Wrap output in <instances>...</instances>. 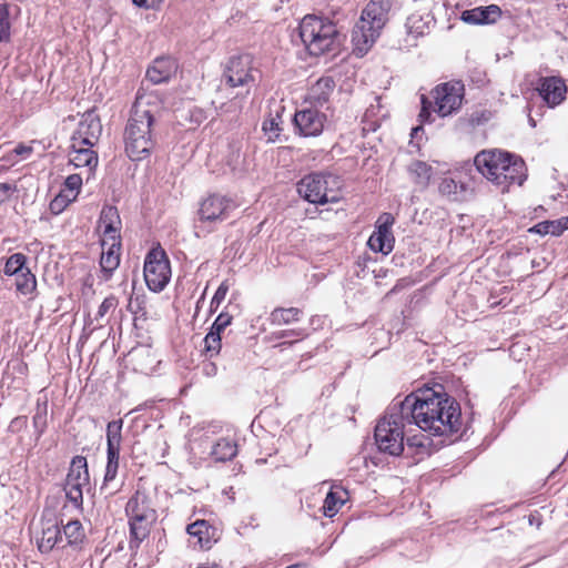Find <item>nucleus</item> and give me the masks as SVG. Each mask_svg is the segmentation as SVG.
<instances>
[{
	"label": "nucleus",
	"instance_id": "f257e3e1",
	"mask_svg": "<svg viewBox=\"0 0 568 568\" xmlns=\"http://www.w3.org/2000/svg\"><path fill=\"white\" fill-rule=\"evenodd\" d=\"M399 405L407 419L433 436H448L460 429L459 405L445 393L420 390L408 395Z\"/></svg>",
	"mask_w": 568,
	"mask_h": 568
},
{
	"label": "nucleus",
	"instance_id": "f03ea898",
	"mask_svg": "<svg viewBox=\"0 0 568 568\" xmlns=\"http://www.w3.org/2000/svg\"><path fill=\"white\" fill-rule=\"evenodd\" d=\"M161 106L162 100L155 91L139 90L124 131L125 152L131 160H143L153 150L152 125Z\"/></svg>",
	"mask_w": 568,
	"mask_h": 568
},
{
	"label": "nucleus",
	"instance_id": "7ed1b4c3",
	"mask_svg": "<svg viewBox=\"0 0 568 568\" xmlns=\"http://www.w3.org/2000/svg\"><path fill=\"white\" fill-rule=\"evenodd\" d=\"M474 162L479 173L501 193L508 192L513 185L521 186L527 178L524 161L508 152L485 150L475 156Z\"/></svg>",
	"mask_w": 568,
	"mask_h": 568
},
{
	"label": "nucleus",
	"instance_id": "20e7f679",
	"mask_svg": "<svg viewBox=\"0 0 568 568\" xmlns=\"http://www.w3.org/2000/svg\"><path fill=\"white\" fill-rule=\"evenodd\" d=\"M389 9L390 0H371L362 11L352 33L354 52L358 57L366 54L381 36Z\"/></svg>",
	"mask_w": 568,
	"mask_h": 568
},
{
	"label": "nucleus",
	"instance_id": "39448f33",
	"mask_svg": "<svg viewBox=\"0 0 568 568\" xmlns=\"http://www.w3.org/2000/svg\"><path fill=\"white\" fill-rule=\"evenodd\" d=\"M300 37L311 55H322L337 50L343 41L334 22L315 14L305 16L298 27Z\"/></svg>",
	"mask_w": 568,
	"mask_h": 568
},
{
	"label": "nucleus",
	"instance_id": "423d86ee",
	"mask_svg": "<svg viewBox=\"0 0 568 568\" xmlns=\"http://www.w3.org/2000/svg\"><path fill=\"white\" fill-rule=\"evenodd\" d=\"M125 514L130 526V545L131 547H139V545L148 538L151 527L156 521V510L144 493L136 491L128 500Z\"/></svg>",
	"mask_w": 568,
	"mask_h": 568
},
{
	"label": "nucleus",
	"instance_id": "0eeeda50",
	"mask_svg": "<svg viewBox=\"0 0 568 568\" xmlns=\"http://www.w3.org/2000/svg\"><path fill=\"white\" fill-rule=\"evenodd\" d=\"M407 419L400 405L394 406L375 427V440L381 452L398 456L404 450V426Z\"/></svg>",
	"mask_w": 568,
	"mask_h": 568
},
{
	"label": "nucleus",
	"instance_id": "6e6552de",
	"mask_svg": "<svg viewBox=\"0 0 568 568\" xmlns=\"http://www.w3.org/2000/svg\"><path fill=\"white\" fill-rule=\"evenodd\" d=\"M341 185L333 174L313 173L298 182L297 192L313 204L336 203L341 200Z\"/></svg>",
	"mask_w": 568,
	"mask_h": 568
},
{
	"label": "nucleus",
	"instance_id": "1a4fd4ad",
	"mask_svg": "<svg viewBox=\"0 0 568 568\" xmlns=\"http://www.w3.org/2000/svg\"><path fill=\"white\" fill-rule=\"evenodd\" d=\"M144 278L148 287L153 292H161L171 278L169 258L161 247L151 250L144 262Z\"/></svg>",
	"mask_w": 568,
	"mask_h": 568
},
{
	"label": "nucleus",
	"instance_id": "9d476101",
	"mask_svg": "<svg viewBox=\"0 0 568 568\" xmlns=\"http://www.w3.org/2000/svg\"><path fill=\"white\" fill-rule=\"evenodd\" d=\"M258 70L254 65L252 55L241 54L232 57L225 68L223 78L230 88L245 87V95L250 93V85L256 81Z\"/></svg>",
	"mask_w": 568,
	"mask_h": 568
},
{
	"label": "nucleus",
	"instance_id": "9b49d317",
	"mask_svg": "<svg viewBox=\"0 0 568 568\" xmlns=\"http://www.w3.org/2000/svg\"><path fill=\"white\" fill-rule=\"evenodd\" d=\"M89 470L83 456H74L70 463L65 478L64 491L67 498L77 507L83 503V488L89 485Z\"/></svg>",
	"mask_w": 568,
	"mask_h": 568
},
{
	"label": "nucleus",
	"instance_id": "f8f14e48",
	"mask_svg": "<svg viewBox=\"0 0 568 568\" xmlns=\"http://www.w3.org/2000/svg\"><path fill=\"white\" fill-rule=\"evenodd\" d=\"M436 109L440 116H447L457 110L463 100V85L459 82L444 83L433 91Z\"/></svg>",
	"mask_w": 568,
	"mask_h": 568
},
{
	"label": "nucleus",
	"instance_id": "ddd939ff",
	"mask_svg": "<svg viewBox=\"0 0 568 568\" xmlns=\"http://www.w3.org/2000/svg\"><path fill=\"white\" fill-rule=\"evenodd\" d=\"M395 219L390 213H383L376 221L375 231L368 239V246L374 252L389 254L394 248L395 239L392 226Z\"/></svg>",
	"mask_w": 568,
	"mask_h": 568
},
{
	"label": "nucleus",
	"instance_id": "4468645a",
	"mask_svg": "<svg viewBox=\"0 0 568 568\" xmlns=\"http://www.w3.org/2000/svg\"><path fill=\"white\" fill-rule=\"evenodd\" d=\"M234 207L235 204L230 197L220 194H211L201 202L199 215L201 221H223L227 219Z\"/></svg>",
	"mask_w": 568,
	"mask_h": 568
},
{
	"label": "nucleus",
	"instance_id": "2eb2a0df",
	"mask_svg": "<svg viewBox=\"0 0 568 568\" xmlns=\"http://www.w3.org/2000/svg\"><path fill=\"white\" fill-rule=\"evenodd\" d=\"M295 125L304 136L320 135L327 122L325 113L314 108H307L295 113Z\"/></svg>",
	"mask_w": 568,
	"mask_h": 568
},
{
	"label": "nucleus",
	"instance_id": "dca6fc26",
	"mask_svg": "<svg viewBox=\"0 0 568 568\" xmlns=\"http://www.w3.org/2000/svg\"><path fill=\"white\" fill-rule=\"evenodd\" d=\"M101 133L100 118L93 111H88L82 115L72 141L93 146L99 141Z\"/></svg>",
	"mask_w": 568,
	"mask_h": 568
},
{
	"label": "nucleus",
	"instance_id": "f3484780",
	"mask_svg": "<svg viewBox=\"0 0 568 568\" xmlns=\"http://www.w3.org/2000/svg\"><path fill=\"white\" fill-rule=\"evenodd\" d=\"M36 541L41 552H49L63 541L57 519L42 517L40 529L36 532Z\"/></svg>",
	"mask_w": 568,
	"mask_h": 568
},
{
	"label": "nucleus",
	"instance_id": "a211bd4d",
	"mask_svg": "<svg viewBox=\"0 0 568 568\" xmlns=\"http://www.w3.org/2000/svg\"><path fill=\"white\" fill-rule=\"evenodd\" d=\"M537 91L548 106L555 108L565 100L567 87L561 78L546 77L539 79Z\"/></svg>",
	"mask_w": 568,
	"mask_h": 568
},
{
	"label": "nucleus",
	"instance_id": "6ab92c4d",
	"mask_svg": "<svg viewBox=\"0 0 568 568\" xmlns=\"http://www.w3.org/2000/svg\"><path fill=\"white\" fill-rule=\"evenodd\" d=\"M93 146L84 145L79 142L72 141L71 150L69 152V162L74 168H85V180H89L95 170L99 159Z\"/></svg>",
	"mask_w": 568,
	"mask_h": 568
},
{
	"label": "nucleus",
	"instance_id": "aec40b11",
	"mask_svg": "<svg viewBox=\"0 0 568 568\" xmlns=\"http://www.w3.org/2000/svg\"><path fill=\"white\" fill-rule=\"evenodd\" d=\"M99 230L102 233L103 244L111 241L121 242L120 230L121 219L114 206H104L99 220Z\"/></svg>",
	"mask_w": 568,
	"mask_h": 568
},
{
	"label": "nucleus",
	"instance_id": "412c9836",
	"mask_svg": "<svg viewBox=\"0 0 568 568\" xmlns=\"http://www.w3.org/2000/svg\"><path fill=\"white\" fill-rule=\"evenodd\" d=\"M500 16V8L496 4H490L465 10L462 13V20L469 24H490L495 23Z\"/></svg>",
	"mask_w": 568,
	"mask_h": 568
},
{
	"label": "nucleus",
	"instance_id": "4be33fe9",
	"mask_svg": "<svg viewBox=\"0 0 568 568\" xmlns=\"http://www.w3.org/2000/svg\"><path fill=\"white\" fill-rule=\"evenodd\" d=\"M178 70L176 61L170 57L155 59L146 71V78L153 84L168 81Z\"/></svg>",
	"mask_w": 568,
	"mask_h": 568
},
{
	"label": "nucleus",
	"instance_id": "5701e85b",
	"mask_svg": "<svg viewBox=\"0 0 568 568\" xmlns=\"http://www.w3.org/2000/svg\"><path fill=\"white\" fill-rule=\"evenodd\" d=\"M187 534L195 539L194 546L201 549L212 547L214 540V530L205 520H196L186 528Z\"/></svg>",
	"mask_w": 568,
	"mask_h": 568
},
{
	"label": "nucleus",
	"instance_id": "b1692460",
	"mask_svg": "<svg viewBox=\"0 0 568 568\" xmlns=\"http://www.w3.org/2000/svg\"><path fill=\"white\" fill-rule=\"evenodd\" d=\"M102 246V254L100 260V265L102 268V272L105 275V280L110 277L112 272L118 268L120 264V246L121 242H114L111 241L108 244H103L101 242Z\"/></svg>",
	"mask_w": 568,
	"mask_h": 568
},
{
	"label": "nucleus",
	"instance_id": "393cba45",
	"mask_svg": "<svg viewBox=\"0 0 568 568\" xmlns=\"http://www.w3.org/2000/svg\"><path fill=\"white\" fill-rule=\"evenodd\" d=\"M334 89L333 78L322 77L308 89L307 101L314 104H323L328 101Z\"/></svg>",
	"mask_w": 568,
	"mask_h": 568
},
{
	"label": "nucleus",
	"instance_id": "a878e982",
	"mask_svg": "<svg viewBox=\"0 0 568 568\" xmlns=\"http://www.w3.org/2000/svg\"><path fill=\"white\" fill-rule=\"evenodd\" d=\"M407 171L412 179L414 180L415 184L420 186L422 189H425L432 179L433 175V169L429 164L423 161H413L408 168Z\"/></svg>",
	"mask_w": 568,
	"mask_h": 568
},
{
	"label": "nucleus",
	"instance_id": "bb28decb",
	"mask_svg": "<svg viewBox=\"0 0 568 568\" xmlns=\"http://www.w3.org/2000/svg\"><path fill=\"white\" fill-rule=\"evenodd\" d=\"M347 499V493L343 489L331 490L323 505V511L326 517H334Z\"/></svg>",
	"mask_w": 568,
	"mask_h": 568
},
{
	"label": "nucleus",
	"instance_id": "cd10ccee",
	"mask_svg": "<svg viewBox=\"0 0 568 568\" xmlns=\"http://www.w3.org/2000/svg\"><path fill=\"white\" fill-rule=\"evenodd\" d=\"M430 23L432 19L429 14L424 17L419 13H413L407 18L406 29L408 34H410L413 38H417L425 34L429 30Z\"/></svg>",
	"mask_w": 568,
	"mask_h": 568
},
{
	"label": "nucleus",
	"instance_id": "c85d7f7f",
	"mask_svg": "<svg viewBox=\"0 0 568 568\" xmlns=\"http://www.w3.org/2000/svg\"><path fill=\"white\" fill-rule=\"evenodd\" d=\"M301 313V310L296 307L275 308L271 313V323L275 326L288 325L297 322L300 320Z\"/></svg>",
	"mask_w": 568,
	"mask_h": 568
},
{
	"label": "nucleus",
	"instance_id": "c756f323",
	"mask_svg": "<svg viewBox=\"0 0 568 568\" xmlns=\"http://www.w3.org/2000/svg\"><path fill=\"white\" fill-rule=\"evenodd\" d=\"M236 453V444L226 438L220 439L212 449L213 457L219 462L230 460Z\"/></svg>",
	"mask_w": 568,
	"mask_h": 568
},
{
	"label": "nucleus",
	"instance_id": "7c9ffc66",
	"mask_svg": "<svg viewBox=\"0 0 568 568\" xmlns=\"http://www.w3.org/2000/svg\"><path fill=\"white\" fill-rule=\"evenodd\" d=\"M16 287L23 295L31 294L36 291L37 280L28 267L16 275Z\"/></svg>",
	"mask_w": 568,
	"mask_h": 568
},
{
	"label": "nucleus",
	"instance_id": "2f4dec72",
	"mask_svg": "<svg viewBox=\"0 0 568 568\" xmlns=\"http://www.w3.org/2000/svg\"><path fill=\"white\" fill-rule=\"evenodd\" d=\"M68 545H79L84 539V530L79 520H71L63 527Z\"/></svg>",
	"mask_w": 568,
	"mask_h": 568
},
{
	"label": "nucleus",
	"instance_id": "473e14b6",
	"mask_svg": "<svg viewBox=\"0 0 568 568\" xmlns=\"http://www.w3.org/2000/svg\"><path fill=\"white\" fill-rule=\"evenodd\" d=\"M83 183V178L81 174H70L63 184V189L61 193L67 194L71 200L75 201Z\"/></svg>",
	"mask_w": 568,
	"mask_h": 568
},
{
	"label": "nucleus",
	"instance_id": "72a5a7b5",
	"mask_svg": "<svg viewBox=\"0 0 568 568\" xmlns=\"http://www.w3.org/2000/svg\"><path fill=\"white\" fill-rule=\"evenodd\" d=\"M120 447H108V464L104 475V481H111L115 478L119 467Z\"/></svg>",
	"mask_w": 568,
	"mask_h": 568
},
{
	"label": "nucleus",
	"instance_id": "f704fd0d",
	"mask_svg": "<svg viewBox=\"0 0 568 568\" xmlns=\"http://www.w3.org/2000/svg\"><path fill=\"white\" fill-rule=\"evenodd\" d=\"M123 422L122 419L112 420L106 426V444L108 447H120L121 445V432Z\"/></svg>",
	"mask_w": 568,
	"mask_h": 568
},
{
	"label": "nucleus",
	"instance_id": "c9c22d12",
	"mask_svg": "<svg viewBox=\"0 0 568 568\" xmlns=\"http://www.w3.org/2000/svg\"><path fill=\"white\" fill-rule=\"evenodd\" d=\"M24 264H26V256L22 253L12 254L7 260L3 272L6 275H9V276L18 275L27 268V267H24Z\"/></svg>",
	"mask_w": 568,
	"mask_h": 568
},
{
	"label": "nucleus",
	"instance_id": "e433bc0d",
	"mask_svg": "<svg viewBox=\"0 0 568 568\" xmlns=\"http://www.w3.org/2000/svg\"><path fill=\"white\" fill-rule=\"evenodd\" d=\"M562 231L564 230L560 220L544 221L529 229V232L538 233L540 235H560Z\"/></svg>",
	"mask_w": 568,
	"mask_h": 568
},
{
	"label": "nucleus",
	"instance_id": "4c0bfd02",
	"mask_svg": "<svg viewBox=\"0 0 568 568\" xmlns=\"http://www.w3.org/2000/svg\"><path fill=\"white\" fill-rule=\"evenodd\" d=\"M11 22L9 19V10L4 4H0V43H8L11 40Z\"/></svg>",
	"mask_w": 568,
	"mask_h": 568
},
{
	"label": "nucleus",
	"instance_id": "58836bf2",
	"mask_svg": "<svg viewBox=\"0 0 568 568\" xmlns=\"http://www.w3.org/2000/svg\"><path fill=\"white\" fill-rule=\"evenodd\" d=\"M204 343L205 351L210 354V356L217 355L222 346V334L211 328L204 338Z\"/></svg>",
	"mask_w": 568,
	"mask_h": 568
},
{
	"label": "nucleus",
	"instance_id": "ea45409f",
	"mask_svg": "<svg viewBox=\"0 0 568 568\" xmlns=\"http://www.w3.org/2000/svg\"><path fill=\"white\" fill-rule=\"evenodd\" d=\"M439 192L446 196H457L462 191H464V186L458 184L455 180L450 178H444L439 183Z\"/></svg>",
	"mask_w": 568,
	"mask_h": 568
},
{
	"label": "nucleus",
	"instance_id": "a19ab883",
	"mask_svg": "<svg viewBox=\"0 0 568 568\" xmlns=\"http://www.w3.org/2000/svg\"><path fill=\"white\" fill-rule=\"evenodd\" d=\"M118 306V300L116 297L114 296H108L104 298V301L101 303V305L99 306V310L95 314V317H94V321L99 324V325H102V321L104 320L105 315L110 312V311H114L115 307Z\"/></svg>",
	"mask_w": 568,
	"mask_h": 568
},
{
	"label": "nucleus",
	"instance_id": "79ce46f5",
	"mask_svg": "<svg viewBox=\"0 0 568 568\" xmlns=\"http://www.w3.org/2000/svg\"><path fill=\"white\" fill-rule=\"evenodd\" d=\"M263 130L268 135V140L273 141L278 136L281 131L280 118L271 116L270 119L265 120L263 123Z\"/></svg>",
	"mask_w": 568,
	"mask_h": 568
},
{
	"label": "nucleus",
	"instance_id": "37998d69",
	"mask_svg": "<svg viewBox=\"0 0 568 568\" xmlns=\"http://www.w3.org/2000/svg\"><path fill=\"white\" fill-rule=\"evenodd\" d=\"M74 202L67 194L59 193L50 203V211L53 214L61 213L70 203Z\"/></svg>",
	"mask_w": 568,
	"mask_h": 568
},
{
	"label": "nucleus",
	"instance_id": "c03bdc74",
	"mask_svg": "<svg viewBox=\"0 0 568 568\" xmlns=\"http://www.w3.org/2000/svg\"><path fill=\"white\" fill-rule=\"evenodd\" d=\"M232 316L227 313H221L212 325V329L219 333H223V331L232 323Z\"/></svg>",
	"mask_w": 568,
	"mask_h": 568
},
{
	"label": "nucleus",
	"instance_id": "a18cd8bd",
	"mask_svg": "<svg viewBox=\"0 0 568 568\" xmlns=\"http://www.w3.org/2000/svg\"><path fill=\"white\" fill-rule=\"evenodd\" d=\"M227 292H229V285L226 284V282H223L216 290L211 304L219 306L224 301Z\"/></svg>",
	"mask_w": 568,
	"mask_h": 568
},
{
	"label": "nucleus",
	"instance_id": "49530a36",
	"mask_svg": "<svg viewBox=\"0 0 568 568\" xmlns=\"http://www.w3.org/2000/svg\"><path fill=\"white\" fill-rule=\"evenodd\" d=\"M12 191L13 187L11 184L0 183V203L7 201L10 197Z\"/></svg>",
	"mask_w": 568,
	"mask_h": 568
},
{
	"label": "nucleus",
	"instance_id": "de8ad7c7",
	"mask_svg": "<svg viewBox=\"0 0 568 568\" xmlns=\"http://www.w3.org/2000/svg\"><path fill=\"white\" fill-rule=\"evenodd\" d=\"M33 423L37 428H39V434H42L45 427V417L41 414H37L33 417Z\"/></svg>",
	"mask_w": 568,
	"mask_h": 568
},
{
	"label": "nucleus",
	"instance_id": "09e8293b",
	"mask_svg": "<svg viewBox=\"0 0 568 568\" xmlns=\"http://www.w3.org/2000/svg\"><path fill=\"white\" fill-rule=\"evenodd\" d=\"M422 104H423V108L419 113V118L422 121H426L429 116L428 106L430 105V103L427 102L425 97H422Z\"/></svg>",
	"mask_w": 568,
	"mask_h": 568
},
{
	"label": "nucleus",
	"instance_id": "8fccbe9b",
	"mask_svg": "<svg viewBox=\"0 0 568 568\" xmlns=\"http://www.w3.org/2000/svg\"><path fill=\"white\" fill-rule=\"evenodd\" d=\"M31 151L32 148L27 145H19L14 149V153L23 158H27L31 153Z\"/></svg>",
	"mask_w": 568,
	"mask_h": 568
},
{
	"label": "nucleus",
	"instance_id": "3c124183",
	"mask_svg": "<svg viewBox=\"0 0 568 568\" xmlns=\"http://www.w3.org/2000/svg\"><path fill=\"white\" fill-rule=\"evenodd\" d=\"M134 4L142 8H151L154 6L155 0H132Z\"/></svg>",
	"mask_w": 568,
	"mask_h": 568
},
{
	"label": "nucleus",
	"instance_id": "603ef678",
	"mask_svg": "<svg viewBox=\"0 0 568 568\" xmlns=\"http://www.w3.org/2000/svg\"><path fill=\"white\" fill-rule=\"evenodd\" d=\"M242 109V101H235L233 102L231 105H229L227 108H225V112H235L237 110H241Z\"/></svg>",
	"mask_w": 568,
	"mask_h": 568
},
{
	"label": "nucleus",
	"instance_id": "864d4df0",
	"mask_svg": "<svg viewBox=\"0 0 568 568\" xmlns=\"http://www.w3.org/2000/svg\"><path fill=\"white\" fill-rule=\"evenodd\" d=\"M560 222H561V225H562V230H568V215L560 219Z\"/></svg>",
	"mask_w": 568,
	"mask_h": 568
},
{
	"label": "nucleus",
	"instance_id": "5fc2aeb1",
	"mask_svg": "<svg viewBox=\"0 0 568 568\" xmlns=\"http://www.w3.org/2000/svg\"><path fill=\"white\" fill-rule=\"evenodd\" d=\"M420 130H422V128H420V126L414 128V129L412 130V136H413V138H414V136H416V134H417Z\"/></svg>",
	"mask_w": 568,
	"mask_h": 568
},
{
	"label": "nucleus",
	"instance_id": "6e6d98bb",
	"mask_svg": "<svg viewBox=\"0 0 568 568\" xmlns=\"http://www.w3.org/2000/svg\"><path fill=\"white\" fill-rule=\"evenodd\" d=\"M292 334H294V335H295V334H296V332H295V331L284 332V333H282L278 337L288 336V335H292Z\"/></svg>",
	"mask_w": 568,
	"mask_h": 568
},
{
	"label": "nucleus",
	"instance_id": "4d7b16f0",
	"mask_svg": "<svg viewBox=\"0 0 568 568\" xmlns=\"http://www.w3.org/2000/svg\"><path fill=\"white\" fill-rule=\"evenodd\" d=\"M196 568H219L217 565H212V566H199Z\"/></svg>",
	"mask_w": 568,
	"mask_h": 568
},
{
	"label": "nucleus",
	"instance_id": "13d9d810",
	"mask_svg": "<svg viewBox=\"0 0 568 568\" xmlns=\"http://www.w3.org/2000/svg\"><path fill=\"white\" fill-rule=\"evenodd\" d=\"M407 443H408L409 445H417V446H422V444H419V443H418V444L410 443V439H407Z\"/></svg>",
	"mask_w": 568,
	"mask_h": 568
},
{
	"label": "nucleus",
	"instance_id": "bf43d9fd",
	"mask_svg": "<svg viewBox=\"0 0 568 568\" xmlns=\"http://www.w3.org/2000/svg\"><path fill=\"white\" fill-rule=\"evenodd\" d=\"M287 568H302L300 565H293V566H290Z\"/></svg>",
	"mask_w": 568,
	"mask_h": 568
}]
</instances>
